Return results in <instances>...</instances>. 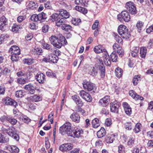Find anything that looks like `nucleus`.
<instances>
[{"label":"nucleus","instance_id":"nucleus-1","mask_svg":"<svg viewBox=\"0 0 153 153\" xmlns=\"http://www.w3.org/2000/svg\"><path fill=\"white\" fill-rule=\"evenodd\" d=\"M59 38L55 36H52L50 39L51 43L58 48H60L62 46H65L67 44L65 37L62 34H59Z\"/></svg>","mask_w":153,"mask_h":153},{"label":"nucleus","instance_id":"nucleus-2","mask_svg":"<svg viewBox=\"0 0 153 153\" xmlns=\"http://www.w3.org/2000/svg\"><path fill=\"white\" fill-rule=\"evenodd\" d=\"M1 131L4 134L7 133L9 136L13 138L16 141L19 140V137L17 134V131L15 128L11 126L4 127H3Z\"/></svg>","mask_w":153,"mask_h":153},{"label":"nucleus","instance_id":"nucleus-3","mask_svg":"<svg viewBox=\"0 0 153 153\" xmlns=\"http://www.w3.org/2000/svg\"><path fill=\"white\" fill-rule=\"evenodd\" d=\"M73 129L71 128V125L69 122H66L61 126L59 129V132L64 135L66 134L69 136Z\"/></svg>","mask_w":153,"mask_h":153},{"label":"nucleus","instance_id":"nucleus-4","mask_svg":"<svg viewBox=\"0 0 153 153\" xmlns=\"http://www.w3.org/2000/svg\"><path fill=\"white\" fill-rule=\"evenodd\" d=\"M118 32L123 38L128 39L130 36V34L126 26L120 25L118 27Z\"/></svg>","mask_w":153,"mask_h":153},{"label":"nucleus","instance_id":"nucleus-5","mask_svg":"<svg viewBox=\"0 0 153 153\" xmlns=\"http://www.w3.org/2000/svg\"><path fill=\"white\" fill-rule=\"evenodd\" d=\"M47 17V14L44 12H42L38 15L36 14L33 15L31 16L30 19L33 21L40 23L44 22Z\"/></svg>","mask_w":153,"mask_h":153},{"label":"nucleus","instance_id":"nucleus-6","mask_svg":"<svg viewBox=\"0 0 153 153\" xmlns=\"http://www.w3.org/2000/svg\"><path fill=\"white\" fill-rule=\"evenodd\" d=\"M83 131L81 128L73 129L69 137L74 138H79L83 137Z\"/></svg>","mask_w":153,"mask_h":153},{"label":"nucleus","instance_id":"nucleus-7","mask_svg":"<svg viewBox=\"0 0 153 153\" xmlns=\"http://www.w3.org/2000/svg\"><path fill=\"white\" fill-rule=\"evenodd\" d=\"M118 19L121 21L123 19L125 22H127L130 21V16L129 13L126 11H122L121 14L117 16Z\"/></svg>","mask_w":153,"mask_h":153},{"label":"nucleus","instance_id":"nucleus-8","mask_svg":"<svg viewBox=\"0 0 153 153\" xmlns=\"http://www.w3.org/2000/svg\"><path fill=\"white\" fill-rule=\"evenodd\" d=\"M79 94L81 97L88 102H90L92 101V98L91 96L88 93L83 90L80 91Z\"/></svg>","mask_w":153,"mask_h":153},{"label":"nucleus","instance_id":"nucleus-9","mask_svg":"<svg viewBox=\"0 0 153 153\" xmlns=\"http://www.w3.org/2000/svg\"><path fill=\"white\" fill-rule=\"evenodd\" d=\"M7 19L3 16L0 18V30L2 31H4L7 28Z\"/></svg>","mask_w":153,"mask_h":153},{"label":"nucleus","instance_id":"nucleus-10","mask_svg":"<svg viewBox=\"0 0 153 153\" xmlns=\"http://www.w3.org/2000/svg\"><path fill=\"white\" fill-rule=\"evenodd\" d=\"M82 84L84 88L89 91L93 90L95 87V85L93 83L85 81L83 82Z\"/></svg>","mask_w":153,"mask_h":153},{"label":"nucleus","instance_id":"nucleus-11","mask_svg":"<svg viewBox=\"0 0 153 153\" xmlns=\"http://www.w3.org/2000/svg\"><path fill=\"white\" fill-rule=\"evenodd\" d=\"M120 103L115 101L111 103L110 110L112 112L118 113V108L120 106Z\"/></svg>","mask_w":153,"mask_h":153},{"label":"nucleus","instance_id":"nucleus-12","mask_svg":"<svg viewBox=\"0 0 153 153\" xmlns=\"http://www.w3.org/2000/svg\"><path fill=\"white\" fill-rule=\"evenodd\" d=\"M110 101V97L107 96L101 99L99 102V105L102 107H106L109 104Z\"/></svg>","mask_w":153,"mask_h":153},{"label":"nucleus","instance_id":"nucleus-13","mask_svg":"<svg viewBox=\"0 0 153 153\" xmlns=\"http://www.w3.org/2000/svg\"><path fill=\"white\" fill-rule=\"evenodd\" d=\"M73 147V146L70 143H67L61 145L59 147V149L62 152L69 151Z\"/></svg>","mask_w":153,"mask_h":153},{"label":"nucleus","instance_id":"nucleus-14","mask_svg":"<svg viewBox=\"0 0 153 153\" xmlns=\"http://www.w3.org/2000/svg\"><path fill=\"white\" fill-rule=\"evenodd\" d=\"M3 101L4 103L6 105H13L15 108H16L18 106L17 102L9 97H6L4 98Z\"/></svg>","mask_w":153,"mask_h":153},{"label":"nucleus","instance_id":"nucleus-15","mask_svg":"<svg viewBox=\"0 0 153 153\" xmlns=\"http://www.w3.org/2000/svg\"><path fill=\"white\" fill-rule=\"evenodd\" d=\"M42 97L40 96L35 94L27 98L28 101H31L34 102H38L42 100Z\"/></svg>","mask_w":153,"mask_h":153},{"label":"nucleus","instance_id":"nucleus-16","mask_svg":"<svg viewBox=\"0 0 153 153\" xmlns=\"http://www.w3.org/2000/svg\"><path fill=\"white\" fill-rule=\"evenodd\" d=\"M45 75L42 73L37 74L35 76V79L40 84L44 83L45 81Z\"/></svg>","mask_w":153,"mask_h":153},{"label":"nucleus","instance_id":"nucleus-17","mask_svg":"<svg viewBox=\"0 0 153 153\" xmlns=\"http://www.w3.org/2000/svg\"><path fill=\"white\" fill-rule=\"evenodd\" d=\"M70 118L72 121L76 123H78L80 122V117L78 114L76 113H73L71 114Z\"/></svg>","mask_w":153,"mask_h":153},{"label":"nucleus","instance_id":"nucleus-18","mask_svg":"<svg viewBox=\"0 0 153 153\" xmlns=\"http://www.w3.org/2000/svg\"><path fill=\"white\" fill-rule=\"evenodd\" d=\"M129 94L130 96L136 100H143V97L140 96L132 90L130 91Z\"/></svg>","mask_w":153,"mask_h":153},{"label":"nucleus","instance_id":"nucleus-19","mask_svg":"<svg viewBox=\"0 0 153 153\" xmlns=\"http://www.w3.org/2000/svg\"><path fill=\"white\" fill-rule=\"evenodd\" d=\"M6 149L12 153H18L19 151V149L17 147L13 145H8L6 146Z\"/></svg>","mask_w":153,"mask_h":153},{"label":"nucleus","instance_id":"nucleus-20","mask_svg":"<svg viewBox=\"0 0 153 153\" xmlns=\"http://www.w3.org/2000/svg\"><path fill=\"white\" fill-rule=\"evenodd\" d=\"M72 99L75 103L78 105V106L82 107L83 105V103L78 96L74 95L73 96Z\"/></svg>","mask_w":153,"mask_h":153},{"label":"nucleus","instance_id":"nucleus-21","mask_svg":"<svg viewBox=\"0 0 153 153\" xmlns=\"http://www.w3.org/2000/svg\"><path fill=\"white\" fill-rule=\"evenodd\" d=\"M125 113L129 115L131 114V109L130 105L126 102H124L123 104Z\"/></svg>","mask_w":153,"mask_h":153},{"label":"nucleus","instance_id":"nucleus-22","mask_svg":"<svg viewBox=\"0 0 153 153\" xmlns=\"http://www.w3.org/2000/svg\"><path fill=\"white\" fill-rule=\"evenodd\" d=\"M103 57L105 65L107 66L110 65L111 62L107 52L103 53Z\"/></svg>","mask_w":153,"mask_h":153},{"label":"nucleus","instance_id":"nucleus-23","mask_svg":"<svg viewBox=\"0 0 153 153\" xmlns=\"http://www.w3.org/2000/svg\"><path fill=\"white\" fill-rule=\"evenodd\" d=\"M24 88L27 90L30 94H33L35 92L34 87L31 84L26 85Z\"/></svg>","mask_w":153,"mask_h":153},{"label":"nucleus","instance_id":"nucleus-24","mask_svg":"<svg viewBox=\"0 0 153 153\" xmlns=\"http://www.w3.org/2000/svg\"><path fill=\"white\" fill-rule=\"evenodd\" d=\"M59 15L64 18L67 19L70 16L69 13L65 10L60 9L59 10Z\"/></svg>","mask_w":153,"mask_h":153},{"label":"nucleus","instance_id":"nucleus-25","mask_svg":"<svg viewBox=\"0 0 153 153\" xmlns=\"http://www.w3.org/2000/svg\"><path fill=\"white\" fill-rule=\"evenodd\" d=\"M94 51L96 53H105L107 52L106 50L104 49H102V47L100 45H98L95 47L94 49Z\"/></svg>","mask_w":153,"mask_h":153},{"label":"nucleus","instance_id":"nucleus-26","mask_svg":"<svg viewBox=\"0 0 153 153\" xmlns=\"http://www.w3.org/2000/svg\"><path fill=\"white\" fill-rule=\"evenodd\" d=\"M49 57L50 62H51L53 63H56L58 60V58L57 56H55L53 53L49 55Z\"/></svg>","mask_w":153,"mask_h":153},{"label":"nucleus","instance_id":"nucleus-27","mask_svg":"<svg viewBox=\"0 0 153 153\" xmlns=\"http://www.w3.org/2000/svg\"><path fill=\"white\" fill-rule=\"evenodd\" d=\"M28 7L31 10H34L37 9L38 5L37 3L36 4L33 1H30L29 2L27 5Z\"/></svg>","mask_w":153,"mask_h":153},{"label":"nucleus","instance_id":"nucleus-28","mask_svg":"<svg viewBox=\"0 0 153 153\" xmlns=\"http://www.w3.org/2000/svg\"><path fill=\"white\" fill-rule=\"evenodd\" d=\"M139 48L138 47L134 46L133 47L131 50V55L133 57L136 56L139 52Z\"/></svg>","mask_w":153,"mask_h":153},{"label":"nucleus","instance_id":"nucleus-29","mask_svg":"<svg viewBox=\"0 0 153 153\" xmlns=\"http://www.w3.org/2000/svg\"><path fill=\"white\" fill-rule=\"evenodd\" d=\"M105 130L104 128L103 127H102L97 133V135L99 138L103 137L105 135Z\"/></svg>","mask_w":153,"mask_h":153},{"label":"nucleus","instance_id":"nucleus-30","mask_svg":"<svg viewBox=\"0 0 153 153\" xmlns=\"http://www.w3.org/2000/svg\"><path fill=\"white\" fill-rule=\"evenodd\" d=\"M147 49L146 47H142L140 49V56L141 58H145L147 53Z\"/></svg>","mask_w":153,"mask_h":153},{"label":"nucleus","instance_id":"nucleus-31","mask_svg":"<svg viewBox=\"0 0 153 153\" xmlns=\"http://www.w3.org/2000/svg\"><path fill=\"white\" fill-rule=\"evenodd\" d=\"M115 135L114 134L106 137L105 138V142L108 143H112L115 139Z\"/></svg>","mask_w":153,"mask_h":153},{"label":"nucleus","instance_id":"nucleus-32","mask_svg":"<svg viewBox=\"0 0 153 153\" xmlns=\"http://www.w3.org/2000/svg\"><path fill=\"white\" fill-rule=\"evenodd\" d=\"M55 23L56 26L61 27L65 23V21L63 18L59 17Z\"/></svg>","mask_w":153,"mask_h":153},{"label":"nucleus","instance_id":"nucleus-33","mask_svg":"<svg viewBox=\"0 0 153 153\" xmlns=\"http://www.w3.org/2000/svg\"><path fill=\"white\" fill-rule=\"evenodd\" d=\"M61 29L66 31H70L72 30V27L65 23L61 27Z\"/></svg>","mask_w":153,"mask_h":153},{"label":"nucleus","instance_id":"nucleus-34","mask_svg":"<svg viewBox=\"0 0 153 153\" xmlns=\"http://www.w3.org/2000/svg\"><path fill=\"white\" fill-rule=\"evenodd\" d=\"M81 107L76 106L75 108V111L76 112H80L83 116H85L86 114L85 110L82 109Z\"/></svg>","mask_w":153,"mask_h":153},{"label":"nucleus","instance_id":"nucleus-35","mask_svg":"<svg viewBox=\"0 0 153 153\" xmlns=\"http://www.w3.org/2000/svg\"><path fill=\"white\" fill-rule=\"evenodd\" d=\"M42 52V48L35 47L33 50V53L34 55H40Z\"/></svg>","mask_w":153,"mask_h":153},{"label":"nucleus","instance_id":"nucleus-36","mask_svg":"<svg viewBox=\"0 0 153 153\" xmlns=\"http://www.w3.org/2000/svg\"><path fill=\"white\" fill-rule=\"evenodd\" d=\"M98 68L101 72V76L102 77H104L105 75V68L103 65H98Z\"/></svg>","mask_w":153,"mask_h":153},{"label":"nucleus","instance_id":"nucleus-37","mask_svg":"<svg viewBox=\"0 0 153 153\" xmlns=\"http://www.w3.org/2000/svg\"><path fill=\"white\" fill-rule=\"evenodd\" d=\"M115 73L117 77L119 78L121 77L123 75V71L121 69L118 67L115 69Z\"/></svg>","mask_w":153,"mask_h":153},{"label":"nucleus","instance_id":"nucleus-38","mask_svg":"<svg viewBox=\"0 0 153 153\" xmlns=\"http://www.w3.org/2000/svg\"><path fill=\"white\" fill-rule=\"evenodd\" d=\"M44 48L48 50L53 53H54L55 51V48H52L51 46L48 43H45L44 45Z\"/></svg>","mask_w":153,"mask_h":153},{"label":"nucleus","instance_id":"nucleus-39","mask_svg":"<svg viewBox=\"0 0 153 153\" xmlns=\"http://www.w3.org/2000/svg\"><path fill=\"white\" fill-rule=\"evenodd\" d=\"M141 125L140 123H138L135 125V128L133 129V131L135 133H137L141 131Z\"/></svg>","mask_w":153,"mask_h":153},{"label":"nucleus","instance_id":"nucleus-40","mask_svg":"<svg viewBox=\"0 0 153 153\" xmlns=\"http://www.w3.org/2000/svg\"><path fill=\"white\" fill-rule=\"evenodd\" d=\"M135 141V138L134 137H130L127 142L128 145L130 147H132L134 146Z\"/></svg>","mask_w":153,"mask_h":153},{"label":"nucleus","instance_id":"nucleus-41","mask_svg":"<svg viewBox=\"0 0 153 153\" xmlns=\"http://www.w3.org/2000/svg\"><path fill=\"white\" fill-rule=\"evenodd\" d=\"M92 124L94 128H97L100 126L99 120L97 118H95L92 120Z\"/></svg>","mask_w":153,"mask_h":153},{"label":"nucleus","instance_id":"nucleus-42","mask_svg":"<svg viewBox=\"0 0 153 153\" xmlns=\"http://www.w3.org/2000/svg\"><path fill=\"white\" fill-rule=\"evenodd\" d=\"M29 80L27 78H24L23 77H20L18 78L17 79V82L19 84H25L26 82H27Z\"/></svg>","mask_w":153,"mask_h":153},{"label":"nucleus","instance_id":"nucleus-43","mask_svg":"<svg viewBox=\"0 0 153 153\" xmlns=\"http://www.w3.org/2000/svg\"><path fill=\"white\" fill-rule=\"evenodd\" d=\"M9 141L8 137H4L2 134L0 133V143H5Z\"/></svg>","mask_w":153,"mask_h":153},{"label":"nucleus","instance_id":"nucleus-44","mask_svg":"<svg viewBox=\"0 0 153 153\" xmlns=\"http://www.w3.org/2000/svg\"><path fill=\"white\" fill-rule=\"evenodd\" d=\"M141 78L139 75H135L133 78V83L134 85H136L140 81Z\"/></svg>","mask_w":153,"mask_h":153},{"label":"nucleus","instance_id":"nucleus-45","mask_svg":"<svg viewBox=\"0 0 153 153\" xmlns=\"http://www.w3.org/2000/svg\"><path fill=\"white\" fill-rule=\"evenodd\" d=\"M7 121L12 125H13L16 124L17 121L16 119L13 118V117L9 116Z\"/></svg>","mask_w":153,"mask_h":153},{"label":"nucleus","instance_id":"nucleus-46","mask_svg":"<svg viewBox=\"0 0 153 153\" xmlns=\"http://www.w3.org/2000/svg\"><path fill=\"white\" fill-rule=\"evenodd\" d=\"M20 120L26 123H28L30 121V120L26 116L22 115L19 117Z\"/></svg>","mask_w":153,"mask_h":153},{"label":"nucleus","instance_id":"nucleus-47","mask_svg":"<svg viewBox=\"0 0 153 153\" xmlns=\"http://www.w3.org/2000/svg\"><path fill=\"white\" fill-rule=\"evenodd\" d=\"M59 18V15L57 13H55L52 14L50 16V19L53 22L55 21L56 22Z\"/></svg>","mask_w":153,"mask_h":153},{"label":"nucleus","instance_id":"nucleus-48","mask_svg":"<svg viewBox=\"0 0 153 153\" xmlns=\"http://www.w3.org/2000/svg\"><path fill=\"white\" fill-rule=\"evenodd\" d=\"M133 123L130 122H127L125 123V128L127 130H131L132 128Z\"/></svg>","mask_w":153,"mask_h":153},{"label":"nucleus","instance_id":"nucleus-49","mask_svg":"<svg viewBox=\"0 0 153 153\" xmlns=\"http://www.w3.org/2000/svg\"><path fill=\"white\" fill-rule=\"evenodd\" d=\"M110 57L113 62H116L117 61L118 58V56L116 54V53L113 52L110 55Z\"/></svg>","mask_w":153,"mask_h":153},{"label":"nucleus","instance_id":"nucleus-50","mask_svg":"<svg viewBox=\"0 0 153 153\" xmlns=\"http://www.w3.org/2000/svg\"><path fill=\"white\" fill-rule=\"evenodd\" d=\"M46 75L48 77L56 78V74L51 70H49L46 72Z\"/></svg>","mask_w":153,"mask_h":153},{"label":"nucleus","instance_id":"nucleus-51","mask_svg":"<svg viewBox=\"0 0 153 153\" xmlns=\"http://www.w3.org/2000/svg\"><path fill=\"white\" fill-rule=\"evenodd\" d=\"M22 27L20 25L15 24L12 27V30L13 32L16 33Z\"/></svg>","mask_w":153,"mask_h":153},{"label":"nucleus","instance_id":"nucleus-52","mask_svg":"<svg viewBox=\"0 0 153 153\" xmlns=\"http://www.w3.org/2000/svg\"><path fill=\"white\" fill-rule=\"evenodd\" d=\"M23 62L25 64L29 65L33 62V59L32 58L25 59L23 60Z\"/></svg>","mask_w":153,"mask_h":153},{"label":"nucleus","instance_id":"nucleus-53","mask_svg":"<svg viewBox=\"0 0 153 153\" xmlns=\"http://www.w3.org/2000/svg\"><path fill=\"white\" fill-rule=\"evenodd\" d=\"M129 12L132 14H135L137 13V10L136 6L134 5L130 9H127Z\"/></svg>","mask_w":153,"mask_h":153},{"label":"nucleus","instance_id":"nucleus-54","mask_svg":"<svg viewBox=\"0 0 153 153\" xmlns=\"http://www.w3.org/2000/svg\"><path fill=\"white\" fill-rule=\"evenodd\" d=\"M144 23L141 21H138L137 22L136 27L138 29V31L139 32H140L143 26Z\"/></svg>","mask_w":153,"mask_h":153},{"label":"nucleus","instance_id":"nucleus-55","mask_svg":"<svg viewBox=\"0 0 153 153\" xmlns=\"http://www.w3.org/2000/svg\"><path fill=\"white\" fill-rule=\"evenodd\" d=\"M114 36L115 40L117 42L121 43L123 41V40L121 37L119 36L117 34L114 33Z\"/></svg>","mask_w":153,"mask_h":153},{"label":"nucleus","instance_id":"nucleus-56","mask_svg":"<svg viewBox=\"0 0 153 153\" xmlns=\"http://www.w3.org/2000/svg\"><path fill=\"white\" fill-rule=\"evenodd\" d=\"M23 94L22 90H19L16 91L15 95L16 97L21 98L23 96Z\"/></svg>","mask_w":153,"mask_h":153},{"label":"nucleus","instance_id":"nucleus-57","mask_svg":"<svg viewBox=\"0 0 153 153\" xmlns=\"http://www.w3.org/2000/svg\"><path fill=\"white\" fill-rule=\"evenodd\" d=\"M135 4L133 2L131 1H129L126 3V7L127 9H130Z\"/></svg>","mask_w":153,"mask_h":153},{"label":"nucleus","instance_id":"nucleus-58","mask_svg":"<svg viewBox=\"0 0 153 153\" xmlns=\"http://www.w3.org/2000/svg\"><path fill=\"white\" fill-rule=\"evenodd\" d=\"M44 6L45 8L47 9H50L51 8V2L48 0L46 3H45Z\"/></svg>","mask_w":153,"mask_h":153},{"label":"nucleus","instance_id":"nucleus-59","mask_svg":"<svg viewBox=\"0 0 153 153\" xmlns=\"http://www.w3.org/2000/svg\"><path fill=\"white\" fill-rule=\"evenodd\" d=\"M72 23L75 25H77L81 21L80 19L74 18L73 19Z\"/></svg>","mask_w":153,"mask_h":153},{"label":"nucleus","instance_id":"nucleus-60","mask_svg":"<svg viewBox=\"0 0 153 153\" xmlns=\"http://www.w3.org/2000/svg\"><path fill=\"white\" fill-rule=\"evenodd\" d=\"M125 148L122 145H120L118 146L119 153H125Z\"/></svg>","mask_w":153,"mask_h":153},{"label":"nucleus","instance_id":"nucleus-61","mask_svg":"<svg viewBox=\"0 0 153 153\" xmlns=\"http://www.w3.org/2000/svg\"><path fill=\"white\" fill-rule=\"evenodd\" d=\"M120 56L122 57L124 55V51L122 47L119 48L117 51Z\"/></svg>","mask_w":153,"mask_h":153},{"label":"nucleus","instance_id":"nucleus-62","mask_svg":"<svg viewBox=\"0 0 153 153\" xmlns=\"http://www.w3.org/2000/svg\"><path fill=\"white\" fill-rule=\"evenodd\" d=\"M26 18L25 16H20L18 17L17 19V21L19 22H21L24 20Z\"/></svg>","mask_w":153,"mask_h":153},{"label":"nucleus","instance_id":"nucleus-63","mask_svg":"<svg viewBox=\"0 0 153 153\" xmlns=\"http://www.w3.org/2000/svg\"><path fill=\"white\" fill-rule=\"evenodd\" d=\"M5 90L6 88L4 86H0V95H4Z\"/></svg>","mask_w":153,"mask_h":153},{"label":"nucleus","instance_id":"nucleus-64","mask_svg":"<svg viewBox=\"0 0 153 153\" xmlns=\"http://www.w3.org/2000/svg\"><path fill=\"white\" fill-rule=\"evenodd\" d=\"M99 23V22L98 20H96L95 21L92 27V28L93 30H95L97 27Z\"/></svg>","mask_w":153,"mask_h":153}]
</instances>
